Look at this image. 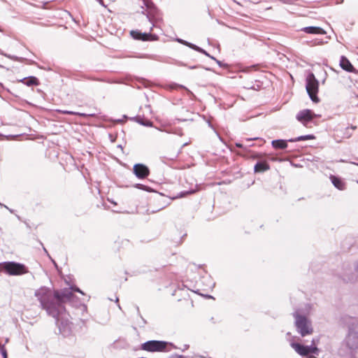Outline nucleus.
Returning a JSON list of instances; mask_svg holds the SVG:
<instances>
[{
	"mask_svg": "<svg viewBox=\"0 0 358 358\" xmlns=\"http://www.w3.org/2000/svg\"><path fill=\"white\" fill-rule=\"evenodd\" d=\"M73 291L84 294L76 286H71L70 288H65L61 291H55L54 293L49 288L45 287H42L35 292V296L40 301L41 307L46 310L49 315L55 319L60 332L62 331V325L63 324V322L59 323L60 317L63 319V315L66 311L64 303L71 301L73 297Z\"/></svg>",
	"mask_w": 358,
	"mask_h": 358,
	"instance_id": "f257e3e1",
	"label": "nucleus"
},
{
	"mask_svg": "<svg viewBox=\"0 0 358 358\" xmlns=\"http://www.w3.org/2000/svg\"><path fill=\"white\" fill-rule=\"evenodd\" d=\"M293 317L295 320L294 325L296 331L302 337L313 334V327L310 320L306 316L300 315L298 310L293 313Z\"/></svg>",
	"mask_w": 358,
	"mask_h": 358,
	"instance_id": "f03ea898",
	"label": "nucleus"
},
{
	"mask_svg": "<svg viewBox=\"0 0 358 358\" xmlns=\"http://www.w3.org/2000/svg\"><path fill=\"white\" fill-rule=\"evenodd\" d=\"M344 343L351 352L358 350V321H352L348 326V331Z\"/></svg>",
	"mask_w": 358,
	"mask_h": 358,
	"instance_id": "7ed1b4c3",
	"label": "nucleus"
},
{
	"mask_svg": "<svg viewBox=\"0 0 358 358\" xmlns=\"http://www.w3.org/2000/svg\"><path fill=\"white\" fill-rule=\"evenodd\" d=\"M0 272L9 275H20L28 273L24 264L15 262H5L0 264Z\"/></svg>",
	"mask_w": 358,
	"mask_h": 358,
	"instance_id": "20e7f679",
	"label": "nucleus"
},
{
	"mask_svg": "<svg viewBox=\"0 0 358 358\" xmlns=\"http://www.w3.org/2000/svg\"><path fill=\"white\" fill-rule=\"evenodd\" d=\"M318 339H317V341ZM316 340L313 338L310 345H303L296 343H292V348L300 355L306 357V358H317L315 355H318L319 349L315 344Z\"/></svg>",
	"mask_w": 358,
	"mask_h": 358,
	"instance_id": "39448f33",
	"label": "nucleus"
},
{
	"mask_svg": "<svg viewBox=\"0 0 358 358\" xmlns=\"http://www.w3.org/2000/svg\"><path fill=\"white\" fill-rule=\"evenodd\" d=\"M172 343H168L163 341H148L143 343L141 348L143 350L156 352H169L170 349H168V346H172Z\"/></svg>",
	"mask_w": 358,
	"mask_h": 358,
	"instance_id": "423d86ee",
	"label": "nucleus"
},
{
	"mask_svg": "<svg viewBox=\"0 0 358 358\" xmlns=\"http://www.w3.org/2000/svg\"><path fill=\"white\" fill-rule=\"evenodd\" d=\"M318 80L315 78L313 73H309L306 77V91L310 98L314 102H318L319 99L317 96L318 92Z\"/></svg>",
	"mask_w": 358,
	"mask_h": 358,
	"instance_id": "0eeeda50",
	"label": "nucleus"
},
{
	"mask_svg": "<svg viewBox=\"0 0 358 358\" xmlns=\"http://www.w3.org/2000/svg\"><path fill=\"white\" fill-rule=\"evenodd\" d=\"M316 117L317 115L309 109L300 110L296 115V120L305 127H307L308 123Z\"/></svg>",
	"mask_w": 358,
	"mask_h": 358,
	"instance_id": "6e6552de",
	"label": "nucleus"
},
{
	"mask_svg": "<svg viewBox=\"0 0 358 358\" xmlns=\"http://www.w3.org/2000/svg\"><path fill=\"white\" fill-rule=\"evenodd\" d=\"M145 5L149 9L147 15L148 20L152 24V27H156V23L161 19L159 16H155V13L157 12L156 8L154 7L152 2L145 1Z\"/></svg>",
	"mask_w": 358,
	"mask_h": 358,
	"instance_id": "1a4fd4ad",
	"label": "nucleus"
},
{
	"mask_svg": "<svg viewBox=\"0 0 358 358\" xmlns=\"http://www.w3.org/2000/svg\"><path fill=\"white\" fill-rule=\"evenodd\" d=\"M134 173L137 178L143 179L149 175L150 171L145 165L136 164L134 166Z\"/></svg>",
	"mask_w": 358,
	"mask_h": 358,
	"instance_id": "9d476101",
	"label": "nucleus"
},
{
	"mask_svg": "<svg viewBox=\"0 0 358 358\" xmlns=\"http://www.w3.org/2000/svg\"><path fill=\"white\" fill-rule=\"evenodd\" d=\"M131 35L132 37L137 40H141L143 41H154L157 39V36L151 34L141 33L138 31H131Z\"/></svg>",
	"mask_w": 358,
	"mask_h": 358,
	"instance_id": "9b49d317",
	"label": "nucleus"
},
{
	"mask_svg": "<svg viewBox=\"0 0 358 358\" xmlns=\"http://www.w3.org/2000/svg\"><path fill=\"white\" fill-rule=\"evenodd\" d=\"M301 31L310 34H325L326 31L320 27H306L301 29Z\"/></svg>",
	"mask_w": 358,
	"mask_h": 358,
	"instance_id": "f8f14e48",
	"label": "nucleus"
},
{
	"mask_svg": "<svg viewBox=\"0 0 358 358\" xmlns=\"http://www.w3.org/2000/svg\"><path fill=\"white\" fill-rule=\"evenodd\" d=\"M340 66L341 67L348 71V72H353L354 67L350 63V62L344 56H342L340 59Z\"/></svg>",
	"mask_w": 358,
	"mask_h": 358,
	"instance_id": "ddd939ff",
	"label": "nucleus"
},
{
	"mask_svg": "<svg viewBox=\"0 0 358 358\" xmlns=\"http://www.w3.org/2000/svg\"><path fill=\"white\" fill-rule=\"evenodd\" d=\"M269 169L270 166L266 161L257 162L254 167L255 173H262Z\"/></svg>",
	"mask_w": 358,
	"mask_h": 358,
	"instance_id": "4468645a",
	"label": "nucleus"
},
{
	"mask_svg": "<svg viewBox=\"0 0 358 358\" xmlns=\"http://www.w3.org/2000/svg\"><path fill=\"white\" fill-rule=\"evenodd\" d=\"M271 144L275 149H285L287 147V141L285 140H273Z\"/></svg>",
	"mask_w": 358,
	"mask_h": 358,
	"instance_id": "2eb2a0df",
	"label": "nucleus"
},
{
	"mask_svg": "<svg viewBox=\"0 0 358 358\" xmlns=\"http://www.w3.org/2000/svg\"><path fill=\"white\" fill-rule=\"evenodd\" d=\"M331 180L333 185L338 189L343 190L345 189L344 182L336 176H331Z\"/></svg>",
	"mask_w": 358,
	"mask_h": 358,
	"instance_id": "dca6fc26",
	"label": "nucleus"
},
{
	"mask_svg": "<svg viewBox=\"0 0 358 358\" xmlns=\"http://www.w3.org/2000/svg\"><path fill=\"white\" fill-rule=\"evenodd\" d=\"M21 82L25 84L27 86L38 85V81L36 77L30 76L29 78H23Z\"/></svg>",
	"mask_w": 358,
	"mask_h": 358,
	"instance_id": "f3484780",
	"label": "nucleus"
},
{
	"mask_svg": "<svg viewBox=\"0 0 358 358\" xmlns=\"http://www.w3.org/2000/svg\"><path fill=\"white\" fill-rule=\"evenodd\" d=\"M315 136L312 134L308 135H304V136H300L294 138H291L289 140V142H297V141H306V140H311L314 139Z\"/></svg>",
	"mask_w": 358,
	"mask_h": 358,
	"instance_id": "a211bd4d",
	"label": "nucleus"
},
{
	"mask_svg": "<svg viewBox=\"0 0 358 358\" xmlns=\"http://www.w3.org/2000/svg\"><path fill=\"white\" fill-rule=\"evenodd\" d=\"M136 120L137 122L145 127H152L153 125L152 122L141 116H137Z\"/></svg>",
	"mask_w": 358,
	"mask_h": 358,
	"instance_id": "6ab92c4d",
	"label": "nucleus"
},
{
	"mask_svg": "<svg viewBox=\"0 0 358 358\" xmlns=\"http://www.w3.org/2000/svg\"><path fill=\"white\" fill-rule=\"evenodd\" d=\"M201 281L203 282L207 283V286H208L207 289H211L215 285V283L210 277H203L201 279Z\"/></svg>",
	"mask_w": 358,
	"mask_h": 358,
	"instance_id": "aec40b11",
	"label": "nucleus"
},
{
	"mask_svg": "<svg viewBox=\"0 0 358 358\" xmlns=\"http://www.w3.org/2000/svg\"><path fill=\"white\" fill-rule=\"evenodd\" d=\"M59 112L62 114H67V115H78L81 117H86L87 115L89 116H94V114L87 115L85 113H76L70 110H59Z\"/></svg>",
	"mask_w": 358,
	"mask_h": 358,
	"instance_id": "412c9836",
	"label": "nucleus"
},
{
	"mask_svg": "<svg viewBox=\"0 0 358 358\" xmlns=\"http://www.w3.org/2000/svg\"><path fill=\"white\" fill-rule=\"evenodd\" d=\"M192 47H193V50L205 55L206 56L211 58L212 59H215V58L214 57L210 56L205 50L202 49L201 48H200L197 45H192Z\"/></svg>",
	"mask_w": 358,
	"mask_h": 358,
	"instance_id": "4be33fe9",
	"label": "nucleus"
},
{
	"mask_svg": "<svg viewBox=\"0 0 358 358\" xmlns=\"http://www.w3.org/2000/svg\"><path fill=\"white\" fill-rule=\"evenodd\" d=\"M177 41H178L180 43H182V44H183V45H186V46H187V47H189V48H192V49H193L192 45H194V44H193V43H189V42H187V41H184V40L180 39V38H178Z\"/></svg>",
	"mask_w": 358,
	"mask_h": 358,
	"instance_id": "5701e85b",
	"label": "nucleus"
},
{
	"mask_svg": "<svg viewBox=\"0 0 358 358\" xmlns=\"http://www.w3.org/2000/svg\"><path fill=\"white\" fill-rule=\"evenodd\" d=\"M323 43V41L322 39L316 38L314 41H311V45H322Z\"/></svg>",
	"mask_w": 358,
	"mask_h": 358,
	"instance_id": "b1692460",
	"label": "nucleus"
},
{
	"mask_svg": "<svg viewBox=\"0 0 358 358\" xmlns=\"http://www.w3.org/2000/svg\"><path fill=\"white\" fill-rule=\"evenodd\" d=\"M1 352L3 358H7V352L6 350L4 348L1 349Z\"/></svg>",
	"mask_w": 358,
	"mask_h": 358,
	"instance_id": "393cba45",
	"label": "nucleus"
},
{
	"mask_svg": "<svg viewBox=\"0 0 358 358\" xmlns=\"http://www.w3.org/2000/svg\"><path fill=\"white\" fill-rule=\"evenodd\" d=\"M235 145L237 147V148H244L245 149V147L243 146V145L241 143H235Z\"/></svg>",
	"mask_w": 358,
	"mask_h": 358,
	"instance_id": "a878e982",
	"label": "nucleus"
},
{
	"mask_svg": "<svg viewBox=\"0 0 358 358\" xmlns=\"http://www.w3.org/2000/svg\"><path fill=\"white\" fill-rule=\"evenodd\" d=\"M137 187L140 189H144V185H141V184H138L137 185Z\"/></svg>",
	"mask_w": 358,
	"mask_h": 358,
	"instance_id": "bb28decb",
	"label": "nucleus"
},
{
	"mask_svg": "<svg viewBox=\"0 0 358 358\" xmlns=\"http://www.w3.org/2000/svg\"><path fill=\"white\" fill-rule=\"evenodd\" d=\"M214 60L217 62V64L220 66H222V64H221V62H220V61H219V60H217V59H214Z\"/></svg>",
	"mask_w": 358,
	"mask_h": 358,
	"instance_id": "cd10ccee",
	"label": "nucleus"
},
{
	"mask_svg": "<svg viewBox=\"0 0 358 358\" xmlns=\"http://www.w3.org/2000/svg\"><path fill=\"white\" fill-rule=\"evenodd\" d=\"M256 139H257V138H247V139H246V141H252V140H256Z\"/></svg>",
	"mask_w": 358,
	"mask_h": 358,
	"instance_id": "c85d7f7f",
	"label": "nucleus"
},
{
	"mask_svg": "<svg viewBox=\"0 0 358 358\" xmlns=\"http://www.w3.org/2000/svg\"><path fill=\"white\" fill-rule=\"evenodd\" d=\"M355 270L358 273V264L356 265Z\"/></svg>",
	"mask_w": 358,
	"mask_h": 358,
	"instance_id": "c756f323",
	"label": "nucleus"
},
{
	"mask_svg": "<svg viewBox=\"0 0 358 358\" xmlns=\"http://www.w3.org/2000/svg\"><path fill=\"white\" fill-rule=\"evenodd\" d=\"M6 56L8 57V58H11V59L13 58V57L10 56V55H6Z\"/></svg>",
	"mask_w": 358,
	"mask_h": 358,
	"instance_id": "7c9ffc66",
	"label": "nucleus"
},
{
	"mask_svg": "<svg viewBox=\"0 0 358 358\" xmlns=\"http://www.w3.org/2000/svg\"><path fill=\"white\" fill-rule=\"evenodd\" d=\"M178 358H185V357H183L182 355H180L178 356Z\"/></svg>",
	"mask_w": 358,
	"mask_h": 358,
	"instance_id": "2f4dec72",
	"label": "nucleus"
},
{
	"mask_svg": "<svg viewBox=\"0 0 358 358\" xmlns=\"http://www.w3.org/2000/svg\"><path fill=\"white\" fill-rule=\"evenodd\" d=\"M4 207H5L6 208L8 209L10 212H12V210H10V209L8 208V206H4Z\"/></svg>",
	"mask_w": 358,
	"mask_h": 358,
	"instance_id": "473e14b6",
	"label": "nucleus"
},
{
	"mask_svg": "<svg viewBox=\"0 0 358 358\" xmlns=\"http://www.w3.org/2000/svg\"><path fill=\"white\" fill-rule=\"evenodd\" d=\"M193 192H194V191H190V192H186V194H187V193H193Z\"/></svg>",
	"mask_w": 358,
	"mask_h": 358,
	"instance_id": "72a5a7b5",
	"label": "nucleus"
},
{
	"mask_svg": "<svg viewBox=\"0 0 358 358\" xmlns=\"http://www.w3.org/2000/svg\"><path fill=\"white\" fill-rule=\"evenodd\" d=\"M344 280H345V281H350V278H349V279H348V280L344 279Z\"/></svg>",
	"mask_w": 358,
	"mask_h": 358,
	"instance_id": "f704fd0d",
	"label": "nucleus"
},
{
	"mask_svg": "<svg viewBox=\"0 0 358 358\" xmlns=\"http://www.w3.org/2000/svg\"><path fill=\"white\" fill-rule=\"evenodd\" d=\"M189 68H190V69H194V68H196V66H191V67H189Z\"/></svg>",
	"mask_w": 358,
	"mask_h": 358,
	"instance_id": "c9c22d12",
	"label": "nucleus"
},
{
	"mask_svg": "<svg viewBox=\"0 0 358 358\" xmlns=\"http://www.w3.org/2000/svg\"><path fill=\"white\" fill-rule=\"evenodd\" d=\"M99 1L100 3H101L103 1H102V0H99Z\"/></svg>",
	"mask_w": 358,
	"mask_h": 358,
	"instance_id": "e433bc0d",
	"label": "nucleus"
}]
</instances>
